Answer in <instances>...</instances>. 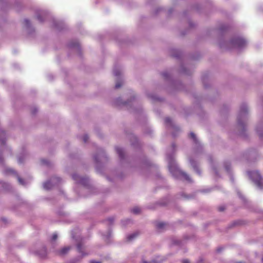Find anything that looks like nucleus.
Returning <instances> with one entry per match:
<instances>
[{"label":"nucleus","instance_id":"obj_1","mask_svg":"<svg viewBox=\"0 0 263 263\" xmlns=\"http://www.w3.org/2000/svg\"><path fill=\"white\" fill-rule=\"evenodd\" d=\"M167 161L170 172L173 176L176 178L184 179L189 182L192 181L190 176L178 167L176 163L171 155L167 156Z\"/></svg>","mask_w":263,"mask_h":263},{"label":"nucleus","instance_id":"obj_2","mask_svg":"<svg viewBox=\"0 0 263 263\" xmlns=\"http://www.w3.org/2000/svg\"><path fill=\"white\" fill-rule=\"evenodd\" d=\"M248 107L246 104H243L240 108L237 118V123L240 128H244L247 118Z\"/></svg>","mask_w":263,"mask_h":263},{"label":"nucleus","instance_id":"obj_3","mask_svg":"<svg viewBox=\"0 0 263 263\" xmlns=\"http://www.w3.org/2000/svg\"><path fill=\"white\" fill-rule=\"evenodd\" d=\"M246 45V41L240 37H236L232 40L229 43L228 48H238L243 47Z\"/></svg>","mask_w":263,"mask_h":263},{"label":"nucleus","instance_id":"obj_4","mask_svg":"<svg viewBox=\"0 0 263 263\" xmlns=\"http://www.w3.org/2000/svg\"><path fill=\"white\" fill-rule=\"evenodd\" d=\"M250 178L255 182V183L259 187H262V179L257 171H254L248 172Z\"/></svg>","mask_w":263,"mask_h":263},{"label":"nucleus","instance_id":"obj_5","mask_svg":"<svg viewBox=\"0 0 263 263\" xmlns=\"http://www.w3.org/2000/svg\"><path fill=\"white\" fill-rule=\"evenodd\" d=\"M61 181V179L59 177H54L51 178V180L44 183V189L47 190H50L53 186L59 183Z\"/></svg>","mask_w":263,"mask_h":263},{"label":"nucleus","instance_id":"obj_6","mask_svg":"<svg viewBox=\"0 0 263 263\" xmlns=\"http://www.w3.org/2000/svg\"><path fill=\"white\" fill-rule=\"evenodd\" d=\"M72 178L77 183L81 184L83 185H87L88 183V179L86 177H82L78 174H74L72 176Z\"/></svg>","mask_w":263,"mask_h":263},{"label":"nucleus","instance_id":"obj_7","mask_svg":"<svg viewBox=\"0 0 263 263\" xmlns=\"http://www.w3.org/2000/svg\"><path fill=\"white\" fill-rule=\"evenodd\" d=\"M4 173L6 175L12 174L16 176L17 180L21 184L25 185L24 181L20 177H18L16 172L11 168H5L4 170Z\"/></svg>","mask_w":263,"mask_h":263},{"label":"nucleus","instance_id":"obj_8","mask_svg":"<svg viewBox=\"0 0 263 263\" xmlns=\"http://www.w3.org/2000/svg\"><path fill=\"white\" fill-rule=\"evenodd\" d=\"M165 122L167 126H170V127L172 128L173 130H178L179 129V128L176 126L172 122V119L170 118L167 117L165 119Z\"/></svg>","mask_w":263,"mask_h":263},{"label":"nucleus","instance_id":"obj_9","mask_svg":"<svg viewBox=\"0 0 263 263\" xmlns=\"http://www.w3.org/2000/svg\"><path fill=\"white\" fill-rule=\"evenodd\" d=\"M105 158V154L103 152H101L98 155L94 156V159L97 162H102Z\"/></svg>","mask_w":263,"mask_h":263},{"label":"nucleus","instance_id":"obj_10","mask_svg":"<svg viewBox=\"0 0 263 263\" xmlns=\"http://www.w3.org/2000/svg\"><path fill=\"white\" fill-rule=\"evenodd\" d=\"M10 149L6 146H4L3 150L2 151V155L5 156H8L10 155L11 152Z\"/></svg>","mask_w":263,"mask_h":263},{"label":"nucleus","instance_id":"obj_11","mask_svg":"<svg viewBox=\"0 0 263 263\" xmlns=\"http://www.w3.org/2000/svg\"><path fill=\"white\" fill-rule=\"evenodd\" d=\"M77 248L79 252L82 254L83 256L87 255V254H83V250L84 249V247L83 246L82 242H79L77 244Z\"/></svg>","mask_w":263,"mask_h":263},{"label":"nucleus","instance_id":"obj_12","mask_svg":"<svg viewBox=\"0 0 263 263\" xmlns=\"http://www.w3.org/2000/svg\"><path fill=\"white\" fill-rule=\"evenodd\" d=\"M190 163L191 165L193 166L195 171L198 173L199 175H200V172L197 166L196 162H194L193 160L190 159Z\"/></svg>","mask_w":263,"mask_h":263},{"label":"nucleus","instance_id":"obj_13","mask_svg":"<svg viewBox=\"0 0 263 263\" xmlns=\"http://www.w3.org/2000/svg\"><path fill=\"white\" fill-rule=\"evenodd\" d=\"M116 150L117 153L118 154L119 156L120 157L121 159L123 158V155H124V151L121 147H117L116 148Z\"/></svg>","mask_w":263,"mask_h":263},{"label":"nucleus","instance_id":"obj_14","mask_svg":"<svg viewBox=\"0 0 263 263\" xmlns=\"http://www.w3.org/2000/svg\"><path fill=\"white\" fill-rule=\"evenodd\" d=\"M138 235V233H134L127 236V240L128 241L133 240Z\"/></svg>","mask_w":263,"mask_h":263},{"label":"nucleus","instance_id":"obj_15","mask_svg":"<svg viewBox=\"0 0 263 263\" xmlns=\"http://www.w3.org/2000/svg\"><path fill=\"white\" fill-rule=\"evenodd\" d=\"M0 141L3 144H5V133L3 130L0 129Z\"/></svg>","mask_w":263,"mask_h":263},{"label":"nucleus","instance_id":"obj_16","mask_svg":"<svg viewBox=\"0 0 263 263\" xmlns=\"http://www.w3.org/2000/svg\"><path fill=\"white\" fill-rule=\"evenodd\" d=\"M70 249V247H65L63 248L60 251V254L61 255H64L66 254L68 251Z\"/></svg>","mask_w":263,"mask_h":263},{"label":"nucleus","instance_id":"obj_17","mask_svg":"<svg viewBox=\"0 0 263 263\" xmlns=\"http://www.w3.org/2000/svg\"><path fill=\"white\" fill-rule=\"evenodd\" d=\"M113 73L115 76H119L121 74V70L120 69L115 68L114 69Z\"/></svg>","mask_w":263,"mask_h":263},{"label":"nucleus","instance_id":"obj_18","mask_svg":"<svg viewBox=\"0 0 263 263\" xmlns=\"http://www.w3.org/2000/svg\"><path fill=\"white\" fill-rule=\"evenodd\" d=\"M132 212L135 214H138L140 212V209L139 208H134L132 210Z\"/></svg>","mask_w":263,"mask_h":263},{"label":"nucleus","instance_id":"obj_19","mask_svg":"<svg viewBox=\"0 0 263 263\" xmlns=\"http://www.w3.org/2000/svg\"><path fill=\"white\" fill-rule=\"evenodd\" d=\"M190 137L194 140L195 142H197V140L196 139L195 135L193 133H190Z\"/></svg>","mask_w":263,"mask_h":263},{"label":"nucleus","instance_id":"obj_20","mask_svg":"<svg viewBox=\"0 0 263 263\" xmlns=\"http://www.w3.org/2000/svg\"><path fill=\"white\" fill-rule=\"evenodd\" d=\"M165 226V223L163 222H159L157 224V227L159 229H162Z\"/></svg>","mask_w":263,"mask_h":263},{"label":"nucleus","instance_id":"obj_21","mask_svg":"<svg viewBox=\"0 0 263 263\" xmlns=\"http://www.w3.org/2000/svg\"><path fill=\"white\" fill-rule=\"evenodd\" d=\"M122 82H117L116 83V85H115V87L116 88H119L121 87V86L122 85Z\"/></svg>","mask_w":263,"mask_h":263},{"label":"nucleus","instance_id":"obj_22","mask_svg":"<svg viewBox=\"0 0 263 263\" xmlns=\"http://www.w3.org/2000/svg\"><path fill=\"white\" fill-rule=\"evenodd\" d=\"M42 163L43 164L49 165L50 162L47 160L43 159L42 160Z\"/></svg>","mask_w":263,"mask_h":263},{"label":"nucleus","instance_id":"obj_23","mask_svg":"<svg viewBox=\"0 0 263 263\" xmlns=\"http://www.w3.org/2000/svg\"><path fill=\"white\" fill-rule=\"evenodd\" d=\"M88 139V137L87 135H85L83 136V140L84 142H86Z\"/></svg>","mask_w":263,"mask_h":263},{"label":"nucleus","instance_id":"obj_24","mask_svg":"<svg viewBox=\"0 0 263 263\" xmlns=\"http://www.w3.org/2000/svg\"><path fill=\"white\" fill-rule=\"evenodd\" d=\"M256 130H257V132L258 133V135H259V136H260V137L263 136L262 131H260L258 128H257Z\"/></svg>","mask_w":263,"mask_h":263},{"label":"nucleus","instance_id":"obj_25","mask_svg":"<svg viewBox=\"0 0 263 263\" xmlns=\"http://www.w3.org/2000/svg\"><path fill=\"white\" fill-rule=\"evenodd\" d=\"M162 75L165 78H167L169 77V73L167 72H163L162 73Z\"/></svg>","mask_w":263,"mask_h":263},{"label":"nucleus","instance_id":"obj_26","mask_svg":"<svg viewBox=\"0 0 263 263\" xmlns=\"http://www.w3.org/2000/svg\"><path fill=\"white\" fill-rule=\"evenodd\" d=\"M58 238V235L57 234H54L53 235H52V240L53 241H54L55 240Z\"/></svg>","mask_w":263,"mask_h":263},{"label":"nucleus","instance_id":"obj_27","mask_svg":"<svg viewBox=\"0 0 263 263\" xmlns=\"http://www.w3.org/2000/svg\"><path fill=\"white\" fill-rule=\"evenodd\" d=\"M24 22L26 24V25L28 27L29 26V24H30V22H29V21L28 20H24Z\"/></svg>","mask_w":263,"mask_h":263},{"label":"nucleus","instance_id":"obj_28","mask_svg":"<svg viewBox=\"0 0 263 263\" xmlns=\"http://www.w3.org/2000/svg\"><path fill=\"white\" fill-rule=\"evenodd\" d=\"M37 18L41 22L43 21V20L41 18V17L40 15L37 16Z\"/></svg>","mask_w":263,"mask_h":263},{"label":"nucleus","instance_id":"obj_29","mask_svg":"<svg viewBox=\"0 0 263 263\" xmlns=\"http://www.w3.org/2000/svg\"><path fill=\"white\" fill-rule=\"evenodd\" d=\"M143 263H155L154 261H145V260H143Z\"/></svg>","mask_w":263,"mask_h":263},{"label":"nucleus","instance_id":"obj_30","mask_svg":"<svg viewBox=\"0 0 263 263\" xmlns=\"http://www.w3.org/2000/svg\"><path fill=\"white\" fill-rule=\"evenodd\" d=\"M189 261L187 259H184L182 260V263H189Z\"/></svg>","mask_w":263,"mask_h":263},{"label":"nucleus","instance_id":"obj_31","mask_svg":"<svg viewBox=\"0 0 263 263\" xmlns=\"http://www.w3.org/2000/svg\"><path fill=\"white\" fill-rule=\"evenodd\" d=\"M226 169L228 171H229V166H228L227 165H225Z\"/></svg>","mask_w":263,"mask_h":263},{"label":"nucleus","instance_id":"obj_32","mask_svg":"<svg viewBox=\"0 0 263 263\" xmlns=\"http://www.w3.org/2000/svg\"><path fill=\"white\" fill-rule=\"evenodd\" d=\"M90 263H101V262L96 261H91Z\"/></svg>","mask_w":263,"mask_h":263},{"label":"nucleus","instance_id":"obj_33","mask_svg":"<svg viewBox=\"0 0 263 263\" xmlns=\"http://www.w3.org/2000/svg\"><path fill=\"white\" fill-rule=\"evenodd\" d=\"M109 220H110V222H112L114 221V218H109Z\"/></svg>","mask_w":263,"mask_h":263},{"label":"nucleus","instance_id":"obj_34","mask_svg":"<svg viewBox=\"0 0 263 263\" xmlns=\"http://www.w3.org/2000/svg\"><path fill=\"white\" fill-rule=\"evenodd\" d=\"M110 236H111V233H110V232H108V236L107 237H110Z\"/></svg>","mask_w":263,"mask_h":263},{"label":"nucleus","instance_id":"obj_35","mask_svg":"<svg viewBox=\"0 0 263 263\" xmlns=\"http://www.w3.org/2000/svg\"><path fill=\"white\" fill-rule=\"evenodd\" d=\"M18 161L19 163H21L22 162V161H21L20 158H18Z\"/></svg>","mask_w":263,"mask_h":263},{"label":"nucleus","instance_id":"obj_36","mask_svg":"<svg viewBox=\"0 0 263 263\" xmlns=\"http://www.w3.org/2000/svg\"><path fill=\"white\" fill-rule=\"evenodd\" d=\"M175 146V144H172V149H174Z\"/></svg>","mask_w":263,"mask_h":263},{"label":"nucleus","instance_id":"obj_37","mask_svg":"<svg viewBox=\"0 0 263 263\" xmlns=\"http://www.w3.org/2000/svg\"><path fill=\"white\" fill-rule=\"evenodd\" d=\"M223 210H224V208H220L219 209V210H220V211H223Z\"/></svg>","mask_w":263,"mask_h":263},{"label":"nucleus","instance_id":"obj_38","mask_svg":"<svg viewBox=\"0 0 263 263\" xmlns=\"http://www.w3.org/2000/svg\"><path fill=\"white\" fill-rule=\"evenodd\" d=\"M220 47L222 48L223 47V46L222 45H220Z\"/></svg>","mask_w":263,"mask_h":263},{"label":"nucleus","instance_id":"obj_39","mask_svg":"<svg viewBox=\"0 0 263 263\" xmlns=\"http://www.w3.org/2000/svg\"><path fill=\"white\" fill-rule=\"evenodd\" d=\"M173 134L174 136H176V135L174 133H173Z\"/></svg>","mask_w":263,"mask_h":263},{"label":"nucleus","instance_id":"obj_40","mask_svg":"<svg viewBox=\"0 0 263 263\" xmlns=\"http://www.w3.org/2000/svg\"><path fill=\"white\" fill-rule=\"evenodd\" d=\"M2 159V157L0 156V160Z\"/></svg>","mask_w":263,"mask_h":263}]
</instances>
